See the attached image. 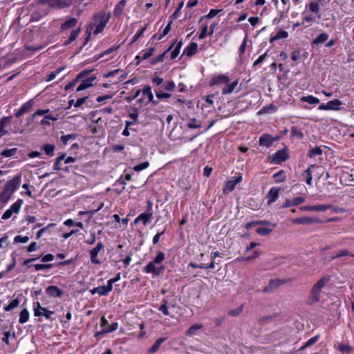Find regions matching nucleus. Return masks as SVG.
Listing matches in <instances>:
<instances>
[{"instance_id":"nucleus-1","label":"nucleus","mask_w":354,"mask_h":354,"mask_svg":"<svg viewBox=\"0 0 354 354\" xmlns=\"http://www.w3.org/2000/svg\"><path fill=\"white\" fill-rule=\"evenodd\" d=\"M20 181L21 176L17 175L12 180H10L6 183L3 191L0 194V198L1 202L6 203L10 199L12 194L18 187Z\"/></svg>"},{"instance_id":"nucleus-2","label":"nucleus","mask_w":354,"mask_h":354,"mask_svg":"<svg viewBox=\"0 0 354 354\" xmlns=\"http://www.w3.org/2000/svg\"><path fill=\"white\" fill-rule=\"evenodd\" d=\"M110 17V13H106L104 11L99 12L98 14L95 15V23L94 24L90 25L88 28L93 29V27H95V29L93 30V33L95 35H97L102 32L104 28H105L106 24L108 23Z\"/></svg>"},{"instance_id":"nucleus-3","label":"nucleus","mask_w":354,"mask_h":354,"mask_svg":"<svg viewBox=\"0 0 354 354\" xmlns=\"http://www.w3.org/2000/svg\"><path fill=\"white\" fill-rule=\"evenodd\" d=\"M41 2L54 9H64L73 5L71 0H41Z\"/></svg>"},{"instance_id":"nucleus-4","label":"nucleus","mask_w":354,"mask_h":354,"mask_svg":"<svg viewBox=\"0 0 354 354\" xmlns=\"http://www.w3.org/2000/svg\"><path fill=\"white\" fill-rule=\"evenodd\" d=\"M329 279V277H323L314 285L311 291V294L314 297L315 300L319 299V296L320 292H322V290L328 283Z\"/></svg>"},{"instance_id":"nucleus-5","label":"nucleus","mask_w":354,"mask_h":354,"mask_svg":"<svg viewBox=\"0 0 354 354\" xmlns=\"http://www.w3.org/2000/svg\"><path fill=\"white\" fill-rule=\"evenodd\" d=\"M164 270L165 267L162 264L154 263L153 261L147 263L144 268V271L146 273L152 274L154 277L158 276Z\"/></svg>"},{"instance_id":"nucleus-6","label":"nucleus","mask_w":354,"mask_h":354,"mask_svg":"<svg viewBox=\"0 0 354 354\" xmlns=\"http://www.w3.org/2000/svg\"><path fill=\"white\" fill-rule=\"evenodd\" d=\"M33 310L35 317L44 316L47 319H50L51 316L54 314L53 311L48 310L46 308L41 307L39 301L34 303Z\"/></svg>"},{"instance_id":"nucleus-7","label":"nucleus","mask_w":354,"mask_h":354,"mask_svg":"<svg viewBox=\"0 0 354 354\" xmlns=\"http://www.w3.org/2000/svg\"><path fill=\"white\" fill-rule=\"evenodd\" d=\"M104 245L102 242H98L97 245L89 251L91 261L93 264H100L101 261L97 256L100 252L104 251Z\"/></svg>"},{"instance_id":"nucleus-8","label":"nucleus","mask_w":354,"mask_h":354,"mask_svg":"<svg viewBox=\"0 0 354 354\" xmlns=\"http://www.w3.org/2000/svg\"><path fill=\"white\" fill-rule=\"evenodd\" d=\"M139 102L145 105L153 102V95L149 85H145L142 89V97L139 99Z\"/></svg>"},{"instance_id":"nucleus-9","label":"nucleus","mask_w":354,"mask_h":354,"mask_svg":"<svg viewBox=\"0 0 354 354\" xmlns=\"http://www.w3.org/2000/svg\"><path fill=\"white\" fill-rule=\"evenodd\" d=\"M23 203V201L19 199L17 202L13 203L9 209H8L2 215L1 219L7 220L10 218L14 213L18 214L20 211L21 206Z\"/></svg>"},{"instance_id":"nucleus-10","label":"nucleus","mask_w":354,"mask_h":354,"mask_svg":"<svg viewBox=\"0 0 354 354\" xmlns=\"http://www.w3.org/2000/svg\"><path fill=\"white\" fill-rule=\"evenodd\" d=\"M11 116H6L0 119V138L10 134L8 127L11 123Z\"/></svg>"},{"instance_id":"nucleus-11","label":"nucleus","mask_w":354,"mask_h":354,"mask_svg":"<svg viewBox=\"0 0 354 354\" xmlns=\"http://www.w3.org/2000/svg\"><path fill=\"white\" fill-rule=\"evenodd\" d=\"M342 104V102L339 100H330L326 104H322L319 106V110H334L338 111L340 110V106Z\"/></svg>"},{"instance_id":"nucleus-12","label":"nucleus","mask_w":354,"mask_h":354,"mask_svg":"<svg viewBox=\"0 0 354 354\" xmlns=\"http://www.w3.org/2000/svg\"><path fill=\"white\" fill-rule=\"evenodd\" d=\"M242 179H243L242 176L241 174H239L234 179L227 180L224 185V187L223 189V192L224 194H228L229 192L234 190L236 185L238 183H239L241 181H242Z\"/></svg>"},{"instance_id":"nucleus-13","label":"nucleus","mask_w":354,"mask_h":354,"mask_svg":"<svg viewBox=\"0 0 354 354\" xmlns=\"http://www.w3.org/2000/svg\"><path fill=\"white\" fill-rule=\"evenodd\" d=\"M292 221L295 224H303V225H309V224L322 223V221L317 218L308 217V216H304V217H301V218H294Z\"/></svg>"},{"instance_id":"nucleus-14","label":"nucleus","mask_w":354,"mask_h":354,"mask_svg":"<svg viewBox=\"0 0 354 354\" xmlns=\"http://www.w3.org/2000/svg\"><path fill=\"white\" fill-rule=\"evenodd\" d=\"M95 80H96V77H95V76H91V77H87L86 79L82 78L80 80L81 83L77 87L76 91H81L86 90V89L90 88L91 86H93V82L95 81Z\"/></svg>"},{"instance_id":"nucleus-15","label":"nucleus","mask_w":354,"mask_h":354,"mask_svg":"<svg viewBox=\"0 0 354 354\" xmlns=\"http://www.w3.org/2000/svg\"><path fill=\"white\" fill-rule=\"evenodd\" d=\"M332 208L330 205H308L301 207L304 211L309 212H324Z\"/></svg>"},{"instance_id":"nucleus-16","label":"nucleus","mask_w":354,"mask_h":354,"mask_svg":"<svg viewBox=\"0 0 354 354\" xmlns=\"http://www.w3.org/2000/svg\"><path fill=\"white\" fill-rule=\"evenodd\" d=\"M153 218V213L152 212H144L140 214L138 217H136L133 221L134 224L138 223L140 221H142L144 225H147L149 223Z\"/></svg>"},{"instance_id":"nucleus-17","label":"nucleus","mask_w":354,"mask_h":354,"mask_svg":"<svg viewBox=\"0 0 354 354\" xmlns=\"http://www.w3.org/2000/svg\"><path fill=\"white\" fill-rule=\"evenodd\" d=\"M155 49L154 48H150L148 50L141 51L136 57L137 64H139L140 62L146 60L151 57L153 54Z\"/></svg>"},{"instance_id":"nucleus-18","label":"nucleus","mask_w":354,"mask_h":354,"mask_svg":"<svg viewBox=\"0 0 354 354\" xmlns=\"http://www.w3.org/2000/svg\"><path fill=\"white\" fill-rule=\"evenodd\" d=\"M279 196V189L277 187H272L267 195L268 204L270 205L275 202Z\"/></svg>"},{"instance_id":"nucleus-19","label":"nucleus","mask_w":354,"mask_h":354,"mask_svg":"<svg viewBox=\"0 0 354 354\" xmlns=\"http://www.w3.org/2000/svg\"><path fill=\"white\" fill-rule=\"evenodd\" d=\"M112 290L111 288L107 284L106 286H98L91 290L92 295L98 294L100 295H106Z\"/></svg>"},{"instance_id":"nucleus-20","label":"nucleus","mask_w":354,"mask_h":354,"mask_svg":"<svg viewBox=\"0 0 354 354\" xmlns=\"http://www.w3.org/2000/svg\"><path fill=\"white\" fill-rule=\"evenodd\" d=\"M46 292L53 297H60L62 295V290L55 286H50L47 287Z\"/></svg>"},{"instance_id":"nucleus-21","label":"nucleus","mask_w":354,"mask_h":354,"mask_svg":"<svg viewBox=\"0 0 354 354\" xmlns=\"http://www.w3.org/2000/svg\"><path fill=\"white\" fill-rule=\"evenodd\" d=\"M288 158L287 153L285 150L277 151L273 156V162L279 163L286 160Z\"/></svg>"},{"instance_id":"nucleus-22","label":"nucleus","mask_w":354,"mask_h":354,"mask_svg":"<svg viewBox=\"0 0 354 354\" xmlns=\"http://www.w3.org/2000/svg\"><path fill=\"white\" fill-rule=\"evenodd\" d=\"M87 73H88V71H86L81 72L80 74H78L77 75V77H75V79L74 80H73L71 82H70L65 86V90L68 91L69 89L73 88L77 82H80V80L82 78H84L86 77V75H87Z\"/></svg>"},{"instance_id":"nucleus-23","label":"nucleus","mask_w":354,"mask_h":354,"mask_svg":"<svg viewBox=\"0 0 354 354\" xmlns=\"http://www.w3.org/2000/svg\"><path fill=\"white\" fill-rule=\"evenodd\" d=\"M198 50V44L196 43H191L189 44L183 51V55H186L188 57L194 55Z\"/></svg>"},{"instance_id":"nucleus-24","label":"nucleus","mask_w":354,"mask_h":354,"mask_svg":"<svg viewBox=\"0 0 354 354\" xmlns=\"http://www.w3.org/2000/svg\"><path fill=\"white\" fill-rule=\"evenodd\" d=\"M230 81L229 77L224 75H220L214 77L211 80L210 84L211 85H216V84H227Z\"/></svg>"},{"instance_id":"nucleus-25","label":"nucleus","mask_w":354,"mask_h":354,"mask_svg":"<svg viewBox=\"0 0 354 354\" xmlns=\"http://www.w3.org/2000/svg\"><path fill=\"white\" fill-rule=\"evenodd\" d=\"M238 83L239 81L236 80L230 84H229V82L225 84V86L222 89V94L226 95L232 93L238 85Z\"/></svg>"},{"instance_id":"nucleus-26","label":"nucleus","mask_w":354,"mask_h":354,"mask_svg":"<svg viewBox=\"0 0 354 354\" xmlns=\"http://www.w3.org/2000/svg\"><path fill=\"white\" fill-rule=\"evenodd\" d=\"M203 326L202 324H196L192 325L186 331V335L189 337H192L198 334V332L203 328Z\"/></svg>"},{"instance_id":"nucleus-27","label":"nucleus","mask_w":354,"mask_h":354,"mask_svg":"<svg viewBox=\"0 0 354 354\" xmlns=\"http://www.w3.org/2000/svg\"><path fill=\"white\" fill-rule=\"evenodd\" d=\"M315 165H311L310 167H308V169H306L304 173L302 174V177L304 178L305 182L306 184L311 185H312V171L311 168L315 167Z\"/></svg>"},{"instance_id":"nucleus-28","label":"nucleus","mask_w":354,"mask_h":354,"mask_svg":"<svg viewBox=\"0 0 354 354\" xmlns=\"http://www.w3.org/2000/svg\"><path fill=\"white\" fill-rule=\"evenodd\" d=\"M273 142L272 138L269 135H263L259 138V145L261 146H264L266 147H269L272 145Z\"/></svg>"},{"instance_id":"nucleus-29","label":"nucleus","mask_w":354,"mask_h":354,"mask_svg":"<svg viewBox=\"0 0 354 354\" xmlns=\"http://www.w3.org/2000/svg\"><path fill=\"white\" fill-rule=\"evenodd\" d=\"M77 20L75 18H71L61 25V30H66L76 26Z\"/></svg>"},{"instance_id":"nucleus-30","label":"nucleus","mask_w":354,"mask_h":354,"mask_svg":"<svg viewBox=\"0 0 354 354\" xmlns=\"http://www.w3.org/2000/svg\"><path fill=\"white\" fill-rule=\"evenodd\" d=\"M169 304L167 300L162 299L161 301V304L158 308V310L162 313V314L165 316H170V313L169 311Z\"/></svg>"},{"instance_id":"nucleus-31","label":"nucleus","mask_w":354,"mask_h":354,"mask_svg":"<svg viewBox=\"0 0 354 354\" xmlns=\"http://www.w3.org/2000/svg\"><path fill=\"white\" fill-rule=\"evenodd\" d=\"M167 337L158 338L153 345L149 348V351L151 353H156L161 346V344L166 340Z\"/></svg>"},{"instance_id":"nucleus-32","label":"nucleus","mask_w":354,"mask_h":354,"mask_svg":"<svg viewBox=\"0 0 354 354\" xmlns=\"http://www.w3.org/2000/svg\"><path fill=\"white\" fill-rule=\"evenodd\" d=\"M301 102H308L310 104H317L319 102V100L313 95L303 96L301 97Z\"/></svg>"},{"instance_id":"nucleus-33","label":"nucleus","mask_w":354,"mask_h":354,"mask_svg":"<svg viewBox=\"0 0 354 354\" xmlns=\"http://www.w3.org/2000/svg\"><path fill=\"white\" fill-rule=\"evenodd\" d=\"M29 319V312L25 308L23 309L19 315V322L21 324L26 323Z\"/></svg>"},{"instance_id":"nucleus-34","label":"nucleus","mask_w":354,"mask_h":354,"mask_svg":"<svg viewBox=\"0 0 354 354\" xmlns=\"http://www.w3.org/2000/svg\"><path fill=\"white\" fill-rule=\"evenodd\" d=\"M55 146L53 144H45L42 146V149L45 151V153L49 156H53Z\"/></svg>"},{"instance_id":"nucleus-35","label":"nucleus","mask_w":354,"mask_h":354,"mask_svg":"<svg viewBox=\"0 0 354 354\" xmlns=\"http://www.w3.org/2000/svg\"><path fill=\"white\" fill-rule=\"evenodd\" d=\"M328 38V35L326 32L319 34L313 41L314 44H319L325 42Z\"/></svg>"},{"instance_id":"nucleus-36","label":"nucleus","mask_w":354,"mask_h":354,"mask_svg":"<svg viewBox=\"0 0 354 354\" xmlns=\"http://www.w3.org/2000/svg\"><path fill=\"white\" fill-rule=\"evenodd\" d=\"M280 285V281L278 280L271 281L268 286L265 287L263 290L264 292H269L273 290L275 288Z\"/></svg>"},{"instance_id":"nucleus-37","label":"nucleus","mask_w":354,"mask_h":354,"mask_svg":"<svg viewBox=\"0 0 354 354\" xmlns=\"http://www.w3.org/2000/svg\"><path fill=\"white\" fill-rule=\"evenodd\" d=\"M182 46H183V41H178L176 44V46L174 47V49L171 53V59H174L176 57H177V56L180 53V49L182 48Z\"/></svg>"},{"instance_id":"nucleus-38","label":"nucleus","mask_w":354,"mask_h":354,"mask_svg":"<svg viewBox=\"0 0 354 354\" xmlns=\"http://www.w3.org/2000/svg\"><path fill=\"white\" fill-rule=\"evenodd\" d=\"M125 5H126V0H121L118 3V5L115 6V8L114 9V15H120L122 12Z\"/></svg>"},{"instance_id":"nucleus-39","label":"nucleus","mask_w":354,"mask_h":354,"mask_svg":"<svg viewBox=\"0 0 354 354\" xmlns=\"http://www.w3.org/2000/svg\"><path fill=\"white\" fill-rule=\"evenodd\" d=\"M259 253L257 250H255L253 252V256L239 257L236 259V261L238 262H242L244 261H250L254 259H256L257 257H259Z\"/></svg>"},{"instance_id":"nucleus-40","label":"nucleus","mask_w":354,"mask_h":354,"mask_svg":"<svg viewBox=\"0 0 354 354\" xmlns=\"http://www.w3.org/2000/svg\"><path fill=\"white\" fill-rule=\"evenodd\" d=\"M322 154V149H321L320 147H317L315 148H311L308 152V156L310 158H315V156H320Z\"/></svg>"},{"instance_id":"nucleus-41","label":"nucleus","mask_w":354,"mask_h":354,"mask_svg":"<svg viewBox=\"0 0 354 354\" xmlns=\"http://www.w3.org/2000/svg\"><path fill=\"white\" fill-rule=\"evenodd\" d=\"M272 231V228L268 227H259L256 230V232L260 236H266L270 234Z\"/></svg>"},{"instance_id":"nucleus-42","label":"nucleus","mask_w":354,"mask_h":354,"mask_svg":"<svg viewBox=\"0 0 354 354\" xmlns=\"http://www.w3.org/2000/svg\"><path fill=\"white\" fill-rule=\"evenodd\" d=\"M20 303V301L19 299H15L12 301H11L8 305L4 307V310L6 311H10L15 308H17Z\"/></svg>"},{"instance_id":"nucleus-43","label":"nucleus","mask_w":354,"mask_h":354,"mask_svg":"<svg viewBox=\"0 0 354 354\" xmlns=\"http://www.w3.org/2000/svg\"><path fill=\"white\" fill-rule=\"evenodd\" d=\"M80 32V29L74 30L71 32L70 37L65 42V45H68L74 40L76 39V38L78 37Z\"/></svg>"},{"instance_id":"nucleus-44","label":"nucleus","mask_w":354,"mask_h":354,"mask_svg":"<svg viewBox=\"0 0 354 354\" xmlns=\"http://www.w3.org/2000/svg\"><path fill=\"white\" fill-rule=\"evenodd\" d=\"M54 226H55V224L50 223L44 227H42L41 230H39L37 232V235H36L37 239H40L41 237V236L43 235V234H44L46 232H48L50 230V229Z\"/></svg>"},{"instance_id":"nucleus-45","label":"nucleus","mask_w":354,"mask_h":354,"mask_svg":"<svg viewBox=\"0 0 354 354\" xmlns=\"http://www.w3.org/2000/svg\"><path fill=\"white\" fill-rule=\"evenodd\" d=\"M63 70H64V67H61V68H57L56 71H53V72H51L48 75V77L46 79V82H50L52 80H53L56 77L57 75L61 73Z\"/></svg>"},{"instance_id":"nucleus-46","label":"nucleus","mask_w":354,"mask_h":354,"mask_svg":"<svg viewBox=\"0 0 354 354\" xmlns=\"http://www.w3.org/2000/svg\"><path fill=\"white\" fill-rule=\"evenodd\" d=\"M174 44L171 45V46L167 49V50H166L165 53H163L162 54L160 55H159V56H158L157 57H156V58L153 59L151 60V63L152 64H157V63H158V62H163V60H164V57H165V53H166L168 50H171V49L174 47Z\"/></svg>"},{"instance_id":"nucleus-47","label":"nucleus","mask_w":354,"mask_h":354,"mask_svg":"<svg viewBox=\"0 0 354 354\" xmlns=\"http://www.w3.org/2000/svg\"><path fill=\"white\" fill-rule=\"evenodd\" d=\"M17 149L12 148L9 149H5L1 153V155L4 157H12L17 153Z\"/></svg>"},{"instance_id":"nucleus-48","label":"nucleus","mask_w":354,"mask_h":354,"mask_svg":"<svg viewBox=\"0 0 354 354\" xmlns=\"http://www.w3.org/2000/svg\"><path fill=\"white\" fill-rule=\"evenodd\" d=\"M165 259V254L162 252H158L156 257L153 260L154 263L162 264V261Z\"/></svg>"},{"instance_id":"nucleus-49","label":"nucleus","mask_w":354,"mask_h":354,"mask_svg":"<svg viewBox=\"0 0 354 354\" xmlns=\"http://www.w3.org/2000/svg\"><path fill=\"white\" fill-rule=\"evenodd\" d=\"M149 166V163L148 161L143 162L140 164H138L133 167V170L139 172L145 169H147Z\"/></svg>"},{"instance_id":"nucleus-50","label":"nucleus","mask_w":354,"mask_h":354,"mask_svg":"<svg viewBox=\"0 0 354 354\" xmlns=\"http://www.w3.org/2000/svg\"><path fill=\"white\" fill-rule=\"evenodd\" d=\"M344 256L354 257V254L350 252L347 250H342L337 252L336 254L334 257H333V259H336Z\"/></svg>"},{"instance_id":"nucleus-51","label":"nucleus","mask_w":354,"mask_h":354,"mask_svg":"<svg viewBox=\"0 0 354 354\" xmlns=\"http://www.w3.org/2000/svg\"><path fill=\"white\" fill-rule=\"evenodd\" d=\"M273 178L277 183H281L285 180V175L283 171H278L273 175Z\"/></svg>"},{"instance_id":"nucleus-52","label":"nucleus","mask_w":354,"mask_h":354,"mask_svg":"<svg viewBox=\"0 0 354 354\" xmlns=\"http://www.w3.org/2000/svg\"><path fill=\"white\" fill-rule=\"evenodd\" d=\"M339 350L344 354H348L352 351V348L346 344H340L338 346Z\"/></svg>"},{"instance_id":"nucleus-53","label":"nucleus","mask_w":354,"mask_h":354,"mask_svg":"<svg viewBox=\"0 0 354 354\" xmlns=\"http://www.w3.org/2000/svg\"><path fill=\"white\" fill-rule=\"evenodd\" d=\"M75 138H76L75 134H73H73H67V135L61 136L60 140L63 142L64 145H66L70 140H74Z\"/></svg>"},{"instance_id":"nucleus-54","label":"nucleus","mask_w":354,"mask_h":354,"mask_svg":"<svg viewBox=\"0 0 354 354\" xmlns=\"http://www.w3.org/2000/svg\"><path fill=\"white\" fill-rule=\"evenodd\" d=\"M183 6H184V2H183V1H181V2L179 3V5H178V6L177 9H176V10H175V12L172 14V15L170 17V19H171V21H172V20H174V19H177V18L178 17V16H179V12H180V11L181 10V9L183 8Z\"/></svg>"},{"instance_id":"nucleus-55","label":"nucleus","mask_w":354,"mask_h":354,"mask_svg":"<svg viewBox=\"0 0 354 354\" xmlns=\"http://www.w3.org/2000/svg\"><path fill=\"white\" fill-rule=\"evenodd\" d=\"M32 105H33L32 100H29L28 102L24 103L21 106V109L24 112V113H26L31 109V108L32 107Z\"/></svg>"},{"instance_id":"nucleus-56","label":"nucleus","mask_w":354,"mask_h":354,"mask_svg":"<svg viewBox=\"0 0 354 354\" xmlns=\"http://www.w3.org/2000/svg\"><path fill=\"white\" fill-rule=\"evenodd\" d=\"M201 122H197L196 119H192L188 124L187 127L189 129H198L201 128Z\"/></svg>"},{"instance_id":"nucleus-57","label":"nucleus","mask_w":354,"mask_h":354,"mask_svg":"<svg viewBox=\"0 0 354 354\" xmlns=\"http://www.w3.org/2000/svg\"><path fill=\"white\" fill-rule=\"evenodd\" d=\"M309 10L315 13H318L319 10V6L317 2H311L309 3Z\"/></svg>"},{"instance_id":"nucleus-58","label":"nucleus","mask_w":354,"mask_h":354,"mask_svg":"<svg viewBox=\"0 0 354 354\" xmlns=\"http://www.w3.org/2000/svg\"><path fill=\"white\" fill-rule=\"evenodd\" d=\"M14 241H15V243H27L29 241V237L26 236H21L20 235H18V236H16L14 238Z\"/></svg>"},{"instance_id":"nucleus-59","label":"nucleus","mask_w":354,"mask_h":354,"mask_svg":"<svg viewBox=\"0 0 354 354\" xmlns=\"http://www.w3.org/2000/svg\"><path fill=\"white\" fill-rule=\"evenodd\" d=\"M318 338L319 337L318 336H315V337H311L310 339H308L306 343L305 344L301 347V349H304L306 347H308L311 345H313V344H315L317 340H318Z\"/></svg>"},{"instance_id":"nucleus-60","label":"nucleus","mask_w":354,"mask_h":354,"mask_svg":"<svg viewBox=\"0 0 354 354\" xmlns=\"http://www.w3.org/2000/svg\"><path fill=\"white\" fill-rule=\"evenodd\" d=\"M156 95L159 100L169 98L171 94L167 93H163L162 91H158L156 92Z\"/></svg>"},{"instance_id":"nucleus-61","label":"nucleus","mask_w":354,"mask_h":354,"mask_svg":"<svg viewBox=\"0 0 354 354\" xmlns=\"http://www.w3.org/2000/svg\"><path fill=\"white\" fill-rule=\"evenodd\" d=\"M118 328V324L117 322L112 323L107 328H104V333H111L115 331Z\"/></svg>"},{"instance_id":"nucleus-62","label":"nucleus","mask_w":354,"mask_h":354,"mask_svg":"<svg viewBox=\"0 0 354 354\" xmlns=\"http://www.w3.org/2000/svg\"><path fill=\"white\" fill-rule=\"evenodd\" d=\"M257 225H267L268 227L274 228L277 226L276 223H273L267 220H262L259 221H257Z\"/></svg>"},{"instance_id":"nucleus-63","label":"nucleus","mask_w":354,"mask_h":354,"mask_svg":"<svg viewBox=\"0 0 354 354\" xmlns=\"http://www.w3.org/2000/svg\"><path fill=\"white\" fill-rule=\"evenodd\" d=\"M221 11H222V10L211 9L209 10V13L204 17L212 19V18L214 17L216 15H218Z\"/></svg>"},{"instance_id":"nucleus-64","label":"nucleus","mask_w":354,"mask_h":354,"mask_svg":"<svg viewBox=\"0 0 354 354\" xmlns=\"http://www.w3.org/2000/svg\"><path fill=\"white\" fill-rule=\"evenodd\" d=\"M291 131L292 134L295 137H297L300 139L304 137V133L296 127H292Z\"/></svg>"}]
</instances>
